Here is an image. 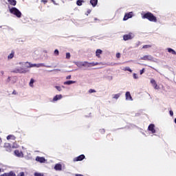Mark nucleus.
<instances>
[{"mask_svg": "<svg viewBox=\"0 0 176 176\" xmlns=\"http://www.w3.org/2000/svg\"><path fill=\"white\" fill-rule=\"evenodd\" d=\"M143 19H146L148 21L153 23H156L157 21V18L152 12H146L143 15Z\"/></svg>", "mask_w": 176, "mask_h": 176, "instance_id": "1", "label": "nucleus"}, {"mask_svg": "<svg viewBox=\"0 0 176 176\" xmlns=\"http://www.w3.org/2000/svg\"><path fill=\"white\" fill-rule=\"evenodd\" d=\"M10 12L12 14H14V16H16L19 19L21 17V12H20V10H19V9H17L16 8L13 7L11 9H10Z\"/></svg>", "mask_w": 176, "mask_h": 176, "instance_id": "2", "label": "nucleus"}, {"mask_svg": "<svg viewBox=\"0 0 176 176\" xmlns=\"http://www.w3.org/2000/svg\"><path fill=\"white\" fill-rule=\"evenodd\" d=\"M26 64H28V68H32L34 67H36V68H39L41 67H45V63L32 64L30 62H27Z\"/></svg>", "mask_w": 176, "mask_h": 176, "instance_id": "3", "label": "nucleus"}, {"mask_svg": "<svg viewBox=\"0 0 176 176\" xmlns=\"http://www.w3.org/2000/svg\"><path fill=\"white\" fill-rule=\"evenodd\" d=\"M12 72H13L14 74H26L27 70L23 69L22 67H19L12 71Z\"/></svg>", "mask_w": 176, "mask_h": 176, "instance_id": "4", "label": "nucleus"}, {"mask_svg": "<svg viewBox=\"0 0 176 176\" xmlns=\"http://www.w3.org/2000/svg\"><path fill=\"white\" fill-rule=\"evenodd\" d=\"M3 148H5L6 152H11L12 149V147L10 143H5L3 145Z\"/></svg>", "mask_w": 176, "mask_h": 176, "instance_id": "5", "label": "nucleus"}, {"mask_svg": "<svg viewBox=\"0 0 176 176\" xmlns=\"http://www.w3.org/2000/svg\"><path fill=\"white\" fill-rule=\"evenodd\" d=\"M131 17H133V12L126 13L123 18V21H126L129 20V19H131Z\"/></svg>", "mask_w": 176, "mask_h": 176, "instance_id": "6", "label": "nucleus"}, {"mask_svg": "<svg viewBox=\"0 0 176 176\" xmlns=\"http://www.w3.org/2000/svg\"><path fill=\"white\" fill-rule=\"evenodd\" d=\"M141 60H144L145 61H152L153 57L151 55H145L141 58Z\"/></svg>", "mask_w": 176, "mask_h": 176, "instance_id": "7", "label": "nucleus"}, {"mask_svg": "<svg viewBox=\"0 0 176 176\" xmlns=\"http://www.w3.org/2000/svg\"><path fill=\"white\" fill-rule=\"evenodd\" d=\"M148 131H151L152 134H155V133H156V129H155V124H151L148 126Z\"/></svg>", "mask_w": 176, "mask_h": 176, "instance_id": "8", "label": "nucleus"}, {"mask_svg": "<svg viewBox=\"0 0 176 176\" xmlns=\"http://www.w3.org/2000/svg\"><path fill=\"white\" fill-rule=\"evenodd\" d=\"M132 38H133V33H129L123 36L124 41H130Z\"/></svg>", "mask_w": 176, "mask_h": 176, "instance_id": "9", "label": "nucleus"}, {"mask_svg": "<svg viewBox=\"0 0 176 176\" xmlns=\"http://www.w3.org/2000/svg\"><path fill=\"white\" fill-rule=\"evenodd\" d=\"M85 157H86L85 156V155H80L75 158H74V162H82V160H83V159H85Z\"/></svg>", "mask_w": 176, "mask_h": 176, "instance_id": "10", "label": "nucleus"}, {"mask_svg": "<svg viewBox=\"0 0 176 176\" xmlns=\"http://www.w3.org/2000/svg\"><path fill=\"white\" fill-rule=\"evenodd\" d=\"M151 83L155 90H159V86H157V84L156 83V80H155V79H151Z\"/></svg>", "mask_w": 176, "mask_h": 176, "instance_id": "11", "label": "nucleus"}, {"mask_svg": "<svg viewBox=\"0 0 176 176\" xmlns=\"http://www.w3.org/2000/svg\"><path fill=\"white\" fill-rule=\"evenodd\" d=\"M54 168L56 171H61V170H63V165H61V164H56Z\"/></svg>", "mask_w": 176, "mask_h": 176, "instance_id": "12", "label": "nucleus"}, {"mask_svg": "<svg viewBox=\"0 0 176 176\" xmlns=\"http://www.w3.org/2000/svg\"><path fill=\"white\" fill-rule=\"evenodd\" d=\"M125 97H126V100H128L129 101H133V98L131 97V94H130L129 91L126 92Z\"/></svg>", "mask_w": 176, "mask_h": 176, "instance_id": "13", "label": "nucleus"}, {"mask_svg": "<svg viewBox=\"0 0 176 176\" xmlns=\"http://www.w3.org/2000/svg\"><path fill=\"white\" fill-rule=\"evenodd\" d=\"M1 176H16V173L13 171H10L9 173H5L3 175H1Z\"/></svg>", "mask_w": 176, "mask_h": 176, "instance_id": "14", "label": "nucleus"}, {"mask_svg": "<svg viewBox=\"0 0 176 176\" xmlns=\"http://www.w3.org/2000/svg\"><path fill=\"white\" fill-rule=\"evenodd\" d=\"M36 162H39V163H45L46 162V160L43 157H36Z\"/></svg>", "mask_w": 176, "mask_h": 176, "instance_id": "15", "label": "nucleus"}, {"mask_svg": "<svg viewBox=\"0 0 176 176\" xmlns=\"http://www.w3.org/2000/svg\"><path fill=\"white\" fill-rule=\"evenodd\" d=\"M14 155H15V156H17V157H21L23 156V152H21L19 150H15Z\"/></svg>", "mask_w": 176, "mask_h": 176, "instance_id": "16", "label": "nucleus"}, {"mask_svg": "<svg viewBox=\"0 0 176 176\" xmlns=\"http://www.w3.org/2000/svg\"><path fill=\"white\" fill-rule=\"evenodd\" d=\"M90 3L93 8H96V6H97V3H98V0H90Z\"/></svg>", "mask_w": 176, "mask_h": 176, "instance_id": "17", "label": "nucleus"}, {"mask_svg": "<svg viewBox=\"0 0 176 176\" xmlns=\"http://www.w3.org/2000/svg\"><path fill=\"white\" fill-rule=\"evenodd\" d=\"M61 98H63V95H56L54 97L53 101H58V100H61Z\"/></svg>", "mask_w": 176, "mask_h": 176, "instance_id": "18", "label": "nucleus"}, {"mask_svg": "<svg viewBox=\"0 0 176 176\" xmlns=\"http://www.w3.org/2000/svg\"><path fill=\"white\" fill-rule=\"evenodd\" d=\"M8 2L12 6H16V5L17 4V1L16 0H8Z\"/></svg>", "mask_w": 176, "mask_h": 176, "instance_id": "19", "label": "nucleus"}, {"mask_svg": "<svg viewBox=\"0 0 176 176\" xmlns=\"http://www.w3.org/2000/svg\"><path fill=\"white\" fill-rule=\"evenodd\" d=\"M14 57V51H12L11 53L8 56V60H12Z\"/></svg>", "mask_w": 176, "mask_h": 176, "instance_id": "20", "label": "nucleus"}, {"mask_svg": "<svg viewBox=\"0 0 176 176\" xmlns=\"http://www.w3.org/2000/svg\"><path fill=\"white\" fill-rule=\"evenodd\" d=\"M82 67H86L87 68H90V64L89 62H83L81 63Z\"/></svg>", "mask_w": 176, "mask_h": 176, "instance_id": "21", "label": "nucleus"}, {"mask_svg": "<svg viewBox=\"0 0 176 176\" xmlns=\"http://www.w3.org/2000/svg\"><path fill=\"white\" fill-rule=\"evenodd\" d=\"M74 83H76V81L68 80V81L65 82L63 84L67 85L68 86H69V85H74Z\"/></svg>", "mask_w": 176, "mask_h": 176, "instance_id": "22", "label": "nucleus"}, {"mask_svg": "<svg viewBox=\"0 0 176 176\" xmlns=\"http://www.w3.org/2000/svg\"><path fill=\"white\" fill-rule=\"evenodd\" d=\"M100 54H102V50H97L96 52V57H98V58H100Z\"/></svg>", "mask_w": 176, "mask_h": 176, "instance_id": "23", "label": "nucleus"}, {"mask_svg": "<svg viewBox=\"0 0 176 176\" xmlns=\"http://www.w3.org/2000/svg\"><path fill=\"white\" fill-rule=\"evenodd\" d=\"M167 50L168 53H171L172 54H174V55L176 54L175 50H173L172 48H168Z\"/></svg>", "mask_w": 176, "mask_h": 176, "instance_id": "24", "label": "nucleus"}, {"mask_svg": "<svg viewBox=\"0 0 176 176\" xmlns=\"http://www.w3.org/2000/svg\"><path fill=\"white\" fill-rule=\"evenodd\" d=\"M83 2H85V1H83V0H78L76 1V5L78 6H82V3H83Z\"/></svg>", "mask_w": 176, "mask_h": 176, "instance_id": "25", "label": "nucleus"}, {"mask_svg": "<svg viewBox=\"0 0 176 176\" xmlns=\"http://www.w3.org/2000/svg\"><path fill=\"white\" fill-rule=\"evenodd\" d=\"M35 82V80H34V78H31L30 79V87H34V82Z\"/></svg>", "mask_w": 176, "mask_h": 176, "instance_id": "26", "label": "nucleus"}, {"mask_svg": "<svg viewBox=\"0 0 176 176\" xmlns=\"http://www.w3.org/2000/svg\"><path fill=\"white\" fill-rule=\"evenodd\" d=\"M96 65H98V63H94V62L89 63V67H96Z\"/></svg>", "mask_w": 176, "mask_h": 176, "instance_id": "27", "label": "nucleus"}, {"mask_svg": "<svg viewBox=\"0 0 176 176\" xmlns=\"http://www.w3.org/2000/svg\"><path fill=\"white\" fill-rule=\"evenodd\" d=\"M151 47H152V45H143L142 49H151Z\"/></svg>", "mask_w": 176, "mask_h": 176, "instance_id": "28", "label": "nucleus"}, {"mask_svg": "<svg viewBox=\"0 0 176 176\" xmlns=\"http://www.w3.org/2000/svg\"><path fill=\"white\" fill-rule=\"evenodd\" d=\"M119 97H120V94H117L113 95V98H114L115 100H118V98H119Z\"/></svg>", "mask_w": 176, "mask_h": 176, "instance_id": "29", "label": "nucleus"}, {"mask_svg": "<svg viewBox=\"0 0 176 176\" xmlns=\"http://www.w3.org/2000/svg\"><path fill=\"white\" fill-rule=\"evenodd\" d=\"M34 176H44L43 173L36 172L34 173Z\"/></svg>", "mask_w": 176, "mask_h": 176, "instance_id": "30", "label": "nucleus"}, {"mask_svg": "<svg viewBox=\"0 0 176 176\" xmlns=\"http://www.w3.org/2000/svg\"><path fill=\"white\" fill-rule=\"evenodd\" d=\"M124 71H129V72H133V70H131V69H130V67H126L124 69Z\"/></svg>", "mask_w": 176, "mask_h": 176, "instance_id": "31", "label": "nucleus"}, {"mask_svg": "<svg viewBox=\"0 0 176 176\" xmlns=\"http://www.w3.org/2000/svg\"><path fill=\"white\" fill-rule=\"evenodd\" d=\"M66 58H67V60L71 58V54H69V52L66 53Z\"/></svg>", "mask_w": 176, "mask_h": 176, "instance_id": "32", "label": "nucleus"}, {"mask_svg": "<svg viewBox=\"0 0 176 176\" xmlns=\"http://www.w3.org/2000/svg\"><path fill=\"white\" fill-rule=\"evenodd\" d=\"M54 53L55 56H58V54H60L58 50H55Z\"/></svg>", "mask_w": 176, "mask_h": 176, "instance_id": "33", "label": "nucleus"}, {"mask_svg": "<svg viewBox=\"0 0 176 176\" xmlns=\"http://www.w3.org/2000/svg\"><path fill=\"white\" fill-rule=\"evenodd\" d=\"M55 88L56 89V90H58V91H61L62 90L61 87L60 86H56Z\"/></svg>", "mask_w": 176, "mask_h": 176, "instance_id": "34", "label": "nucleus"}, {"mask_svg": "<svg viewBox=\"0 0 176 176\" xmlns=\"http://www.w3.org/2000/svg\"><path fill=\"white\" fill-rule=\"evenodd\" d=\"M14 137L13 135H9L7 136V140H12V138Z\"/></svg>", "mask_w": 176, "mask_h": 176, "instance_id": "35", "label": "nucleus"}, {"mask_svg": "<svg viewBox=\"0 0 176 176\" xmlns=\"http://www.w3.org/2000/svg\"><path fill=\"white\" fill-rule=\"evenodd\" d=\"M91 13V10H87L86 14L87 16H89V14H90Z\"/></svg>", "mask_w": 176, "mask_h": 176, "instance_id": "36", "label": "nucleus"}, {"mask_svg": "<svg viewBox=\"0 0 176 176\" xmlns=\"http://www.w3.org/2000/svg\"><path fill=\"white\" fill-rule=\"evenodd\" d=\"M144 72H145V69H142V70L140 71V74L142 75V74H144Z\"/></svg>", "mask_w": 176, "mask_h": 176, "instance_id": "37", "label": "nucleus"}, {"mask_svg": "<svg viewBox=\"0 0 176 176\" xmlns=\"http://www.w3.org/2000/svg\"><path fill=\"white\" fill-rule=\"evenodd\" d=\"M89 93L91 94V93H96V90L95 89H89Z\"/></svg>", "mask_w": 176, "mask_h": 176, "instance_id": "38", "label": "nucleus"}, {"mask_svg": "<svg viewBox=\"0 0 176 176\" xmlns=\"http://www.w3.org/2000/svg\"><path fill=\"white\" fill-rule=\"evenodd\" d=\"M17 176H24V172L19 173Z\"/></svg>", "mask_w": 176, "mask_h": 176, "instance_id": "39", "label": "nucleus"}, {"mask_svg": "<svg viewBox=\"0 0 176 176\" xmlns=\"http://www.w3.org/2000/svg\"><path fill=\"white\" fill-rule=\"evenodd\" d=\"M169 113H170V116H174V112L173 111L170 110L169 111Z\"/></svg>", "mask_w": 176, "mask_h": 176, "instance_id": "40", "label": "nucleus"}, {"mask_svg": "<svg viewBox=\"0 0 176 176\" xmlns=\"http://www.w3.org/2000/svg\"><path fill=\"white\" fill-rule=\"evenodd\" d=\"M100 133L102 134H104L105 133V129H100Z\"/></svg>", "mask_w": 176, "mask_h": 176, "instance_id": "41", "label": "nucleus"}, {"mask_svg": "<svg viewBox=\"0 0 176 176\" xmlns=\"http://www.w3.org/2000/svg\"><path fill=\"white\" fill-rule=\"evenodd\" d=\"M116 57H117V58H120V53H117Z\"/></svg>", "mask_w": 176, "mask_h": 176, "instance_id": "42", "label": "nucleus"}, {"mask_svg": "<svg viewBox=\"0 0 176 176\" xmlns=\"http://www.w3.org/2000/svg\"><path fill=\"white\" fill-rule=\"evenodd\" d=\"M12 94H14V96H16V94H17V91H16V90H14L12 91Z\"/></svg>", "mask_w": 176, "mask_h": 176, "instance_id": "43", "label": "nucleus"}, {"mask_svg": "<svg viewBox=\"0 0 176 176\" xmlns=\"http://www.w3.org/2000/svg\"><path fill=\"white\" fill-rule=\"evenodd\" d=\"M133 78H134V79H137V74H133Z\"/></svg>", "mask_w": 176, "mask_h": 176, "instance_id": "44", "label": "nucleus"}, {"mask_svg": "<svg viewBox=\"0 0 176 176\" xmlns=\"http://www.w3.org/2000/svg\"><path fill=\"white\" fill-rule=\"evenodd\" d=\"M42 2H43V3H47V0H42Z\"/></svg>", "mask_w": 176, "mask_h": 176, "instance_id": "45", "label": "nucleus"}, {"mask_svg": "<svg viewBox=\"0 0 176 176\" xmlns=\"http://www.w3.org/2000/svg\"><path fill=\"white\" fill-rule=\"evenodd\" d=\"M66 79H71V75L67 76L66 77Z\"/></svg>", "mask_w": 176, "mask_h": 176, "instance_id": "46", "label": "nucleus"}, {"mask_svg": "<svg viewBox=\"0 0 176 176\" xmlns=\"http://www.w3.org/2000/svg\"><path fill=\"white\" fill-rule=\"evenodd\" d=\"M76 176H83V175L76 174Z\"/></svg>", "mask_w": 176, "mask_h": 176, "instance_id": "47", "label": "nucleus"}, {"mask_svg": "<svg viewBox=\"0 0 176 176\" xmlns=\"http://www.w3.org/2000/svg\"><path fill=\"white\" fill-rule=\"evenodd\" d=\"M47 68H50V66H47Z\"/></svg>", "mask_w": 176, "mask_h": 176, "instance_id": "48", "label": "nucleus"}, {"mask_svg": "<svg viewBox=\"0 0 176 176\" xmlns=\"http://www.w3.org/2000/svg\"><path fill=\"white\" fill-rule=\"evenodd\" d=\"M50 72H53V70H50Z\"/></svg>", "mask_w": 176, "mask_h": 176, "instance_id": "49", "label": "nucleus"}, {"mask_svg": "<svg viewBox=\"0 0 176 176\" xmlns=\"http://www.w3.org/2000/svg\"><path fill=\"white\" fill-rule=\"evenodd\" d=\"M54 71H58V69H54Z\"/></svg>", "mask_w": 176, "mask_h": 176, "instance_id": "50", "label": "nucleus"}, {"mask_svg": "<svg viewBox=\"0 0 176 176\" xmlns=\"http://www.w3.org/2000/svg\"><path fill=\"white\" fill-rule=\"evenodd\" d=\"M1 171H2V169L0 168V173H1Z\"/></svg>", "mask_w": 176, "mask_h": 176, "instance_id": "51", "label": "nucleus"}, {"mask_svg": "<svg viewBox=\"0 0 176 176\" xmlns=\"http://www.w3.org/2000/svg\"><path fill=\"white\" fill-rule=\"evenodd\" d=\"M0 141H1V138H0Z\"/></svg>", "mask_w": 176, "mask_h": 176, "instance_id": "52", "label": "nucleus"}]
</instances>
